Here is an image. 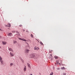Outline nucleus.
<instances>
[{
	"mask_svg": "<svg viewBox=\"0 0 75 75\" xmlns=\"http://www.w3.org/2000/svg\"><path fill=\"white\" fill-rule=\"evenodd\" d=\"M0 38H1V36H0Z\"/></svg>",
	"mask_w": 75,
	"mask_h": 75,
	"instance_id": "obj_22",
	"label": "nucleus"
},
{
	"mask_svg": "<svg viewBox=\"0 0 75 75\" xmlns=\"http://www.w3.org/2000/svg\"><path fill=\"white\" fill-rule=\"evenodd\" d=\"M8 26L9 28L11 27V24H10V23H8Z\"/></svg>",
	"mask_w": 75,
	"mask_h": 75,
	"instance_id": "obj_6",
	"label": "nucleus"
},
{
	"mask_svg": "<svg viewBox=\"0 0 75 75\" xmlns=\"http://www.w3.org/2000/svg\"><path fill=\"white\" fill-rule=\"evenodd\" d=\"M0 60L1 62V65L3 64V60H2V58L0 56Z\"/></svg>",
	"mask_w": 75,
	"mask_h": 75,
	"instance_id": "obj_1",
	"label": "nucleus"
},
{
	"mask_svg": "<svg viewBox=\"0 0 75 75\" xmlns=\"http://www.w3.org/2000/svg\"><path fill=\"white\" fill-rule=\"evenodd\" d=\"M53 72H52V73H50V75H53Z\"/></svg>",
	"mask_w": 75,
	"mask_h": 75,
	"instance_id": "obj_19",
	"label": "nucleus"
},
{
	"mask_svg": "<svg viewBox=\"0 0 75 75\" xmlns=\"http://www.w3.org/2000/svg\"><path fill=\"white\" fill-rule=\"evenodd\" d=\"M30 36L32 38H33V35L31 34L30 35Z\"/></svg>",
	"mask_w": 75,
	"mask_h": 75,
	"instance_id": "obj_16",
	"label": "nucleus"
},
{
	"mask_svg": "<svg viewBox=\"0 0 75 75\" xmlns=\"http://www.w3.org/2000/svg\"><path fill=\"white\" fill-rule=\"evenodd\" d=\"M19 26V27H22V25H20Z\"/></svg>",
	"mask_w": 75,
	"mask_h": 75,
	"instance_id": "obj_20",
	"label": "nucleus"
},
{
	"mask_svg": "<svg viewBox=\"0 0 75 75\" xmlns=\"http://www.w3.org/2000/svg\"><path fill=\"white\" fill-rule=\"evenodd\" d=\"M2 44L3 45H6V42L4 41L2 42Z\"/></svg>",
	"mask_w": 75,
	"mask_h": 75,
	"instance_id": "obj_8",
	"label": "nucleus"
},
{
	"mask_svg": "<svg viewBox=\"0 0 75 75\" xmlns=\"http://www.w3.org/2000/svg\"><path fill=\"white\" fill-rule=\"evenodd\" d=\"M9 50L10 51H11V52H12L13 53V49L11 48H9Z\"/></svg>",
	"mask_w": 75,
	"mask_h": 75,
	"instance_id": "obj_3",
	"label": "nucleus"
},
{
	"mask_svg": "<svg viewBox=\"0 0 75 75\" xmlns=\"http://www.w3.org/2000/svg\"><path fill=\"white\" fill-rule=\"evenodd\" d=\"M24 31H25L24 30Z\"/></svg>",
	"mask_w": 75,
	"mask_h": 75,
	"instance_id": "obj_30",
	"label": "nucleus"
},
{
	"mask_svg": "<svg viewBox=\"0 0 75 75\" xmlns=\"http://www.w3.org/2000/svg\"><path fill=\"white\" fill-rule=\"evenodd\" d=\"M16 33H18V34L19 33H18V32H16Z\"/></svg>",
	"mask_w": 75,
	"mask_h": 75,
	"instance_id": "obj_26",
	"label": "nucleus"
},
{
	"mask_svg": "<svg viewBox=\"0 0 75 75\" xmlns=\"http://www.w3.org/2000/svg\"><path fill=\"white\" fill-rule=\"evenodd\" d=\"M51 56H52V54H50Z\"/></svg>",
	"mask_w": 75,
	"mask_h": 75,
	"instance_id": "obj_29",
	"label": "nucleus"
},
{
	"mask_svg": "<svg viewBox=\"0 0 75 75\" xmlns=\"http://www.w3.org/2000/svg\"><path fill=\"white\" fill-rule=\"evenodd\" d=\"M13 43L14 44H16V43H17V42L16 41H14Z\"/></svg>",
	"mask_w": 75,
	"mask_h": 75,
	"instance_id": "obj_17",
	"label": "nucleus"
},
{
	"mask_svg": "<svg viewBox=\"0 0 75 75\" xmlns=\"http://www.w3.org/2000/svg\"><path fill=\"white\" fill-rule=\"evenodd\" d=\"M28 67H29L30 68V64L28 63Z\"/></svg>",
	"mask_w": 75,
	"mask_h": 75,
	"instance_id": "obj_15",
	"label": "nucleus"
},
{
	"mask_svg": "<svg viewBox=\"0 0 75 75\" xmlns=\"http://www.w3.org/2000/svg\"><path fill=\"white\" fill-rule=\"evenodd\" d=\"M12 35H13V34H12V33H9L8 35H9V36H12Z\"/></svg>",
	"mask_w": 75,
	"mask_h": 75,
	"instance_id": "obj_9",
	"label": "nucleus"
},
{
	"mask_svg": "<svg viewBox=\"0 0 75 75\" xmlns=\"http://www.w3.org/2000/svg\"><path fill=\"white\" fill-rule=\"evenodd\" d=\"M50 52V53H51L52 52Z\"/></svg>",
	"mask_w": 75,
	"mask_h": 75,
	"instance_id": "obj_27",
	"label": "nucleus"
},
{
	"mask_svg": "<svg viewBox=\"0 0 75 75\" xmlns=\"http://www.w3.org/2000/svg\"><path fill=\"white\" fill-rule=\"evenodd\" d=\"M61 69H64V70H65V68L64 67H61Z\"/></svg>",
	"mask_w": 75,
	"mask_h": 75,
	"instance_id": "obj_10",
	"label": "nucleus"
},
{
	"mask_svg": "<svg viewBox=\"0 0 75 75\" xmlns=\"http://www.w3.org/2000/svg\"><path fill=\"white\" fill-rule=\"evenodd\" d=\"M12 32L13 33H15L16 31H12Z\"/></svg>",
	"mask_w": 75,
	"mask_h": 75,
	"instance_id": "obj_18",
	"label": "nucleus"
},
{
	"mask_svg": "<svg viewBox=\"0 0 75 75\" xmlns=\"http://www.w3.org/2000/svg\"><path fill=\"white\" fill-rule=\"evenodd\" d=\"M40 44H41L42 45H44V44L41 42H40Z\"/></svg>",
	"mask_w": 75,
	"mask_h": 75,
	"instance_id": "obj_13",
	"label": "nucleus"
},
{
	"mask_svg": "<svg viewBox=\"0 0 75 75\" xmlns=\"http://www.w3.org/2000/svg\"><path fill=\"white\" fill-rule=\"evenodd\" d=\"M19 40H22V41H26L25 40L22 39L21 38H19Z\"/></svg>",
	"mask_w": 75,
	"mask_h": 75,
	"instance_id": "obj_4",
	"label": "nucleus"
},
{
	"mask_svg": "<svg viewBox=\"0 0 75 75\" xmlns=\"http://www.w3.org/2000/svg\"><path fill=\"white\" fill-rule=\"evenodd\" d=\"M34 49H35V50H39V48L38 47H37H37H35V48H34Z\"/></svg>",
	"mask_w": 75,
	"mask_h": 75,
	"instance_id": "obj_2",
	"label": "nucleus"
},
{
	"mask_svg": "<svg viewBox=\"0 0 75 75\" xmlns=\"http://www.w3.org/2000/svg\"><path fill=\"white\" fill-rule=\"evenodd\" d=\"M1 29L0 28V31H1Z\"/></svg>",
	"mask_w": 75,
	"mask_h": 75,
	"instance_id": "obj_24",
	"label": "nucleus"
},
{
	"mask_svg": "<svg viewBox=\"0 0 75 75\" xmlns=\"http://www.w3.org/2000/svg\"><path fill=\"white\" fill-rule=\"evenodd\" d=\"M29 51H30V50H26L25 51V52H26V53H28Z\"/></svg>",
	"mask_w": 75,
	"mask_h": 75,
	"instance_id": "obj_5",
	"label": "nucleus"
},
{
	"mask_svg": "<svg viewBox=\"0 0 75 75\" xmlns=\"http://www.w3.org/2000/svg\"><path fill=\"white\" fill-rule=\"evenodd\" d=\"M30 75H33L32 74H30Z\"/></svg>",
	"mask_w": 75,
	"mask_h": 75,
	"instance_id": "obj_25",
	"label": "nucleus"
},
{
	"mask_svg": "<svg viewBox=\"0 0 75 75\" xmlns=\"http://www.w3.org/2000/svg\"><path fill=\"white\" fill-rule=\"evenodd\" d=\"M54 58L55 59H58V57L55 56L54 57Z\"/></svg>",
	"mask_w": 75,
	"mask_h": 75,
	"instance_id": "obj_14",
	"label": "nucleus"
},
{
	"mask_svg": "<svg viewBox=\"0 0 75 75\" xmlns=\"http://www.w3.org/2000/svg\"><path fill=\"white\" fill-rule=\"evenodd\" d=\"M13 63H10V67H12V66H13Z\"/></svg>",
	"mask_w": 75,
	"mask_h": 75,
	"instance_id": "obj_12",
	"label": "nucleus"
},
{
	"mask_svg": "<svg viewBox=\"0 0 75 75\" xmlns=\"http://www.w3.org/2000/svg\"><path fill=\"white\" fill-rule=\"evenodd\" d=\"M35 57V56H34V55H32V57Z\"/></svg>",
	"mask_w": 75,
	"mask_h": 75,
	"instance_id": "obj_21",
	"label": "nucleus"
},
{
	"mask_svg": "<svg viewBox=\"0 0 75 75\" xmlns=\"http://www.w3.org/2000/svg\"><path fill=\"white\" fill-rule=\"evenodd\" d=\"M27 45L28 46V44L27 43Z\"/></svg>",
	"mask_w": 75,
	"mask_h": 75,
	"instance_id": "obj_23",
	"label": "nucleus"
},
{
	"mask_svg": "<svg viewBox=\"0 0 75 75\" xmlns=\"http://www.w3.org/2000/svg\"><path fill=\"white\" fill-rule=\"evenodd\" d=\"M23 71L24 72L26 71V66H25V67L24 68Z\"/></svg>",
	"mask_w": 75,
	"mask_h": 75,
	"instance_id": "obj_7",
	"label": "nucleus"
},
{
	"mask_svg": "<svg viewBox=\"0 0 75 75\" xmlns=\"http://www.w3.org/2000/svg\"><path fill=\"white\" fill-rule=\"evenodd\" d=\"M26 32H28V31L27 30V31H26Z\"/></svg>",
	"mask_w": 75,
	"mask_h": 75,
	"instance_id": "obj_28",
	"label": "nucleus"
},
{
	"mask_svg": "<svg viewBox=\"0 0 75 75\" xmlns=\"http://www.w3.org/2000/svg\"><path fill=\"white\" fill-rule=\"evenodd\" d=\"M10 55H11V56H14V54L11 53V52H10Z\"/></svg>",
	"mask_w": 75,
	"mask_h": 75,
	"instance_id": "obj_11",
	"label": "nucleus"
}]
</instances>
